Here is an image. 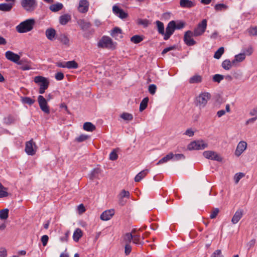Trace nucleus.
Returning a JSON list of instances; mask_svg holds the SVG:
<instances>
[{"mask_svg":"<svg viewBox=\"0 0 257 257\" xmlns=\"http://www.w3.org/2000/svg\"><path fill=\"white\" fill-rule=\"evenodd\" d=\"M82 236V231L80 228H77L73 235V239L75 241L77 242Z\"/></svg>","mask_w":257,"mask_h":257,"instance_id":"obj_29","label":"nucleus"},{"mask_svg":"<svg viewBox=\"0 0 257 257\" xmlns=\"http://www.w3.org/2000/svg\"><path fill=\"white\" fill-rule=\"evenodd\" d=\"M77 24L81 28V29L84 31L87 30L91 26V24L90 22H87L83 19L79 20L77 21Z\"/></svg>","mask_w":257,"mask_h":257,"instance_id":"obj_16","label":"nucleus"},{"mask_svg":"<svg viewBox=\"0 0 257 257\" xmlns=\"http://www.w3.org/2000/svg\"><path fill=\"white\" fill-rule=\"evenodd\" d=\"M203 155L206 159L212 160L221 162L222 160V158L218 154L212 151H204Z\"/></svg>","mask_w":257,"mask_h":257,"instance_id":"obj_8","label":"nucleus"},{"mask_svg":"<svg viewBox=\"0 0 257 257\" xmlns=\"http://www.w3.org/2000/svg\"><path fill=\"white\" fill-rule=\"evenodd\" d=\"M21 4L24 9L27 12H32L38 6L36 0H21Z\"/></svg>","mask_w":257,"mask_h":257,"instance_id":"obj_2","label":"nucleus"},{"mask_svg":"<svg viewBox=\"0 0 257 257\" xmlns=\"http://www.w3.org/2000/svg\"><path fill=\"white\" fill-rule=\"evenodd\" d=\"M243 211L242 209H238L231 219V222L233 224H236L239 220L242 218L243 216Z\"/></svg>","mask_w":257,"mask_h":257,"instance_id":"obj_15","label":"nucleus"},{"mask_svg":"<svg viewBox=\"0 0 257 257\" xmlns=\"http://www.w3.org/2000/svg\"><path fill=\"white\" fill-rule=\"evenodd\" d=\"M207 27V20L203 19L199 23L197 27L194 29L193 33L194 36L198 37L202 35L206 30Z\"/></svg>","mask_w":257,"mask_h":257,"instance_id":"obj_5","label":"nucleus"},{"mask_svg":"<svg viewBox=\"0 0 257 257\" xmlns=\"http://www.w3.org/2000/svg\"><path fill=\"white\" fill-rule=\"evenodd\" d=\"M113 13L121 19H125L127 17L128 14L122 9H120L117 6H114L112 8Z\"/></svg>","mask_w":257,"mask_h":257,"instance_id":"obj_12","label":"nucleus"},{"mask_svg":"<svg viewBox=\"0 0 257 257\" xmlns=\"http://www.w3.org/2000/svg\"><path fill=\"white\" fill-rule=\"evenodd\" d=\"M65 66L68 69H76L78 65L75 61H69L65 62Z\"/></svg>","mask_w":257,"mask_h":257,"instance_id":"obj_27","label":"nucleus"},{"mask_svg":"<svg viewBox=\"0 0 257 257\" xmlns=\"http://www.w3.org/2000/svg\"><path fill=\"white\" fill-rule=\"evenodd\" d=\"M114 214V209H109L102 212L100 215V219L102 220L107 221L109 220Z\"/></svg>","mask_w":257,"mask_h":257,"instance_id":"obj_14","label":"nucleus"},{"mask_svg":"<svg viewBox=\"0 0 257 257\" xmlns=\"http://www.w3.org/2000/svg\"><path fill=\"white\" fill-rule=\"evenodd\" d=\"M14 118L12 116H10V115L5 117L4 118V123L7 125L11 124L12 122H14Z\"/></svg>","mask_w":257,"mask_h":257,"instance_id":"obj_50","label":"nucleus"},{"mask_svg":"<svg viewBox=\"0 0 257 257\" xmlns=\"http://www.w3.org/2000/svg\"><path fill=\"white\" fill-rule=\"evenodd\" d=\"M97 46L100 48L114 49L112 39L108 36H103L98 42Z\"/></svg>","mask_w":257,"mask_h":257,"instance_id":"obj_3","label":"nucleus"},{"mask_svg":"<svg viewBox=\"0 0 257 257\" xmlns=\"http://www.w3.org/2000/svg\"><path fill=\"white\" fill-rule=\"evenodd\" d=\"M119 196L121 197V199L124 197L128 198H129L130 196V192L128 191L122 190L119 194Z\"/></svg>","mask_w":257,"mask_h":257,"instance_id":"obj_58","label":"nucleus"},{"mask_svg":"<svg viewBox=\"0 0 257 257\" xmlns=\"http://www.w3.org/2000/svg\"><path fill=\"white\" fill-rule=\"evenodd\" d=\"M207 146H188L187 150H202L205 149Z\"/></svg>","mask_w":257,"mask_h":257,"instance_id":"obj_43","label":"nucleus"},{"mask_svg":"<svg viewBox=\"0 0 257 257\" xmlns=\"http://www.w3.org/2000/svg\"><path fill=\"white\" fill-rule=\"evenodd\" d=\"M63 7V5L61 3H57V4H53L49 7V9L53 12H57L61 10Z\"/></svg>","mask_w":257,"mask_h":257,"instance_id":"obj_25","label":"nucleus"},{"mask_svg":"<svg viewBox=\"0 0 257 257\" xmlns=\"http://www.w3.org/2000/svg\"><path fill=\"white\" fill-rule=\"evenodd\" d=\"M256 240L255 239H252L250 240L247 244L246 246L247 247V250H249L250 248H251L255 245Z\"/></svg>","mask_w":257,"mask_h":257,"instance_id":"obj_60","label":"nucleus"},{"mask_svg":"<svg viewBox=\"0 0 257 257\" xmlns=\"http://www.w3.org/2000/svg\"><path fill=\"white\" fill-rule=\"evenodd\" d=\"M180 5L182 8H191L195 6L194 2L189 0H180Z\"/></svg>","mask_w":257,"mask_h":257,"instance_id":"obj_18","label":"nucleus"},{"mask_svg":"<svg viewBox=\"0 0 257 257\" xmlns=\"http://www.w3.org/2000/svg\"><path fill=\"white\" fill-rule=\"evenodd\" d=\"M221 65L222 68L226 70H228L231 68V63L230 60L227 59L223 61Z\"/></svg>","mask_w":257,"mask_h":257,"instance_id":"obj_41","label":"nucleus"},{"mask_svg":"<svg viewBox=\"0 0 257 257\" xmlns=\"http://www.w3.org/2000/svg\"><path fill=\"white\" fill-rule=\"evenodd\" d=\"M157 87L155 84H151L149 86V92L150 94L154 95L156 93Z\"/></svg>","mask_w":257,"mask_h":257,"instance_id":"obj_57","label":"nucleus"},{"mask_svg":"<svg viewBox=\"0 0 257 257\" xmlns=\"http://www.w3.org/2000/svg\"><path fill=\"white\" fill-rule=\"evenodd\" d=\"M34 81L38 84L40 87L48 88L49 85V80L45 77L42 76H37L35 77Z\"/></svg>","mask_w":257,"mask_h":257,"instance_id":"obj_11","label":"nucleus"},{"mask_svg":"<svg viewBox=\"0 0 257 257\" xmlns=\"http://www.w3.org/2000/svg\"><path fill=\"white\" fill-rule=\"evenodd\" d=\"M8 196L7 188L5 187L0 182V198L5 197Z\"/></svg>","mask_w":257,"mask_h":257,"instance_id":"obj_37","label":"nucleus"},{"mask_svg":"<svg viewBox=\"0 0 257 257\" xmlns=\"http://www.w3.org/2000/svg\"><path fill=\"white\" fill-rule=\"evenodd\" d=\"M185 159V156L182 154H173V157L172 159L173 161H179Z\"/></svg>","mask_w":257,"mask_h":257,"instance_id":"obj_54","label":"nucleus"},{"mask_svg":"<svg viewBox=\"0 0 257 257\" xmlns=\"http://www.w3.org/2000/svg\"><path fill=\"white\" fill-rule=\"evenodd\" d=\"M156 24L157 25V30H158V33L160 34H161V35L164 36L165 31H164V24L159 21H157L156 22Z\"/></svg>","mask_w":257,"mask_h":257,"instance_id":"obj_30","label":"nucleus"},{"mask_svg":"<svg viewBox=\"0 0 257 257\" xmlns=\"http://www.w3.org/2000/svg\"><path fill=\"white\" fill-rule=\"evenodd\" d=\"M175 30V21H172L170 22L166 28V33H165L164 39L165 40H168L170 36L174 33Z\"/></svg>","mask_w":257,"mask_h":257,"instance_id":"obj_9","label":"nucleus"},{"mask_svg":"<svg viewBox=\"0 0 257 257\" xmlns=\"http://www.w3.org/2000/svg\"><path fill=\"white\" fill-rule=\"evenodd\" d=\"M37 150V146H26L25 151L28 155L33 156Z\"/></svg>","mask_w":257,"mask_h":257,"instance_id":"obj_19","label":"nucleus"},{"mask_svg":"<svg viewBox=\"0 0 257 257\" xmlns=\"http://www.w3.org/2000/svg\"><path fill=\"white\" fill-rule=\"evenodd\" d=\"M49 237L47 235H44L41 237V240L43 246H46L48 243Z\"/></svg>","mask_w":257,"mask_h":257,"instance_id":"obj_61","label":"nucleus"},{"mask_svg":"<svg viewBox=\"0 0 257 257\" xmlns=\"http://www.w3.org/2000/svg\"><path fill=\"white\" fill-rule=\"evenodd\" d=\"M7 251L5 248L1 247L0 248V257H7Z\"/></svg>","mask_w":257,"mask_h":257,"instance_id":"obj_62","label":"nucleus"},{"mask_svg":"<svg viewBox=\"0 0 257 257\" xmlns=\"http://www.w3.org/2000/svg\"><path fill=\"white\" fill-rule=\"evenodd\" d=\"M224 79V76L221 74H215L213 77V81L214 82L219 83Z\"/></svg>","mask_w":257,"mask_h":257,"instance_id":"obj_49","label":"nucleus"},{"mask_svg":"<svg viewBox=\"0 0 257 257\" xmlns=\"http://www.w3.org/2000/svg\"><path fill=\"white\" fill-rule=\"evenodd\" d=\"M71 16L69 14L62 15L59 18V23L62 25H65L71 20Z\"/></svg>","mask_w":257,"mask_h":257,"instance_id":"obj_21","label":"nucleus"},{"mask_svg":"<svg viewBox=\"0 0 257 257\" xmlns=\"http://www.w3.org/2000/svg\"><path fill=\"white\" fill-rule=\"evenodd\" d=\"M149 170L145 169L139 173L135 177V181L136 182H140L143 178H144L148 173Z\"/></svg>","mask_w":257,"mask_h":257,"instance_id":"obj_22","label":"nucleus"},{"mask_svg":"<svg viewBox=\"0 0 257 257\" xmlns=\"http://www.w3.org/2000/svg\"><path fill=\"white\" fill-rule=\"evenodd\" d=\"M5 55L7 59L13 61L14 63H16V54H15L10 51H8L6 52Z\"/></svg>","mask_w":257,"mask_h":257,"instance_id":"obj_28","label":"nucleus"},{"mask_svg":"<svg viewBox=\"0 0 257 257\" xmlns=\"http://www.w3.org/2000/svg\"><path fill=\"white\" fill-rule=\"evenodd\" d=\"M120 117L125 120H132L133 118V115L132 114L123 112L120 115Z\"/></svg>","mask_w":257,"mask_h":257,"instance_id":"obj_45","label":"nucleus"},{"mask_svg":"<svg viewBox=\"0 0 257 257\" xmlns=\"http://www.w3.org/2000/svg\"><path fill=\"white\" fill-rule=\"evenodd\" d=\"M118 149H113V151L109 154V159L112 161L116 160L118 158L117 154V151Z\"/></svg>","mask_w":257,"mask_h":257,"instance_id":"obj_46","label":"nucleus"},{"mask_svg":"<svg viewBox=\"0 0 257 257\" xmlns=\"http://www.w3.org/2000/svg\"><path fill=\"white\" fill-rule=\"evenodd\" d=\"M224 51V48L223 47H220L215 53L214 57L217 59H219L223 54Z\"/></svg>","mask_w":257,"mask_h":257,"instance_id":"obj_44","label":"nucleus"},{"mask_svg":"<svg viewBox=\"0 0 257 257\" xmlns=\"http://www.w3.org/2000/svg\"><path fill=\"white\" fill-rule=\"evenodd\" d=\"M210 257H224V256L222 254L220 249H217L212 253Z\"/></svg>","mask_w":257,"mask_h":257,"instance_id":"obj_55","label":"nucleus"},{"mask_svg":"<svg viewBox=\"0 0 257 257\" xmlns=\"http://www.w3.org/2000/svg\"><path fill=\"white\" fill-rule=\"evenodd\" d=\"M21 100L24 104H28L30 105H32L35 102V100L29 97H21Z\"/></svg>","mask_w":257,"mask_h":257,"instance_id":"obj_36","label":"nucleus"},{"mask_svg":"<svg viewBox=\"0 0 257 257\" xmlns=\"http://www.w3.org/2000/svg\"><path fill=\"white\" fill-rule=\"evenodd\" d=\"M99 173L100 171L99 169H93L90 174V179L93 180L94 178H97Z\"/></svg>","mask_w":257,"mask_h":257,"instance_id":"obj_47","label":"nucleus"},{"mask_svg":"<svg viewBox=\"0 0 257 257\" xmlns=\"http://www.w3.org/2000/svg\"><path fill=\"white\" fill-rule=\"evenodd\" d=\"M210 98L211 95L209 93H201L196 98V105L200 107H204Z\"/></svg>","mask_w":257,"mask_h":257,"instance_id":"obj_4","label":"nucleus"},{"mask_svg":"<svg viewBox=\"0 0 257 257\" xmlns=\"http://www.w3.org/2000/svg\"><path fill=\"white\" fill-rule=\"evenodd\" d=\"M58 39L63 44L69 45V40L68 38L64 34H61L58 38Z\"/></svg>","mask_w":257,"mask_h":257,"instance_id":"obj_38","label":"nucleus"},{"mask_svg":"<svg viewBox=\"0 0 257 257\" xmlns=\"http://www.w3.org/2000/svg\"><path fill=\"white\" fill-rule=\"evenodd\" d=\"M90 139V136L87 135L82 134L75 138V141L77 143H82L85 141Z\"/></svg>","mask_w":257,"mask_h":257,"instance_id":"obj_33","label":"nucleus"},{"mask_svg":"<svg viewBox=\"0 0 257 257\" xmlns=\"http://www.w3.org/2000/svg\"><path fill=\"white\" fill-rule=\"evenodd\" d=\"M144 37L140 35H134L131 38V41L135 44H138L144 40Z\"/></svg>","mask_w":257,"mask_h":257,"instance_id":"obj_32","label":"nucleus"},{"mask_svg":"<svg viewBox=\"0 0 257 257\" xmlns=\"http://www.w3.org/2000/svg\"><path fill=\"white\" fill-rule=\"evenodd\" d=\"M35 21L34 19H28L17 26V31L21 33L31 31L34 27Z\"/></svg>","mask_w":257,"mask_h":257,"instance_id":"obj_1","label":"nucleus"},{"mask_svg":"<svg viewBox=\"0 0 257 257\" xmlns=\"http://www.w3.org/2000/svg\"><path fill=\"white\" fill-rule=\"evenodd\" d=\"M184 135H185L189 137H192L194 135V132L193 131L192 128H188L184 133Z\"/></svg>","mask_w":257,"mask_h":257,"instance_id":"obj_63","label":"nucleus"},{"mask_svg":"<svg viewBox=\"0 0 257 257\" xmlns=\"http://www.w3.org/2000/svg\"><path fill=\"white\" fill-rule=\"evenodd\" d=\"M64 74L62 72H57L56 74H55V78L56 79H57V80H62L63 78H64Z\"/></svg>","mask_w":257,"mask_h":257,"instance_id":"obj_64","label":"nucleus"},{"mask_svg":"<svg viewBox=\"0 0 257 257\" xmlns=\"http://www.w3.org/2000/svg\"><path fill=\"white\" fill-rule=\"evenodd\" d=\"M235 61H237V62H240L243 61L245 58V56L244 55V54L243 53H241L238 55H236L235 56Z\"/></svg>","mask_w":257,"mask_h":257,"instance_id":"obj_52","label":"nucleus"},{"mask_svg":"<svg viewBox=\"0 0 257 257\" xmlns=\"http://www.w3.org/2000/svg\"><path fill=\"white\" fill-rule=\"evenodd\" d=\"M214 9L216 11H221L228 9V6L224 4H217L215 5Z\"/></svg>","mask_w":257,"mask_h":257,"instance_id":"obj_42","label":"nucleus"},{"mask_svg":"<svg viewBox=\"0 0 257 257\" xmlns=\"http://www.w3.org/2000/svg\"><path fill=\"white\" fill-rule=\"evenodd\" d=\"M173 157V153H170L167 155H166L165 157L162 158L161 160H160L157 163V165H159L165 163L167 162L169 160H171L172 158Z\"/></svg>","mask_w":257,"mask_h":257,"instance_id":"obj_24","label":"nucleus"},{"mask_svg":"<svg viewBox=\"0 0 257 257\" xmlns=\"http://www.w3.org/2000/svg\"><path fill=\"white\" fill-rule=\"evenodd\" d=\"M202 77L199 75H195L191 77L189 79V83H197L201 82Z\"/></svg>","mask_w":257,"mask_h":257,"instance_id":"obj_34","label":"nucleus"},{"mask_svg":"<svg viewBox=\"0 0 257 257\" xmlns=\"http://www.w3.org/2000/svg\"><path fill=\"white\" fill-rule=\"evenodd\" d=\"M89 3L87 0H80L78 7V11L81 13H85L88 10Z\"/></svg>","mask_w":257,"mask_h":257,"instance_id":"obj_13","label":"nucleus"},{"mask_svg":"<svg viewBox=\"0 0 257 257\" xmlns=\"http://www.w3.org/2000/svg\"><path fill=\"white\" fill-rule=\"evenodd\" d=\"M38 102L39 106L44 112L47 114L50 113V109L48 105V103L46 98L42 95H39L38 96Z\"/></svg>","mask_w":257,"mask_h":257,"instance_id":"obj_6","label":"nucleus"},{"mask_svg":"<svg viewBox=\"0 0 257 257\" xmlns=\"http://www.w3.org/2000/svg\"><path fill=\"white\" fill-rule=\"evenodd\" d=\"M17 65L19 66V68L22 70H28L31 69L30 65V62L25 58L20 59V56L17 54Z\"/></svg>","mask_w":257,"mask_h":257,"instance_id":"obj_7","label":"nucleus"},{"mask_svg":"<svg viewBox=\"0 0 257 257\" xmlns=\"http://www.w3.org/2000/svg\"><path fill=\"white\" fill-rule=\"evenodd\" d=\"M219 212V210L218 208H213L212 211L211 212L210 215V218L211 219H214V218H216V217L218 215Z\"/></svg>","mask_w":257,"mask_h":257,"instance_id":"obj_51","label":"nucleus"},{"mask_svg":"<svg viewBox=\"0 0 257 257\" xmlns=\"http://www.w3.org/2000/svg\"><path fill=\"white\" fill-rule=\"evenodd\" d=\"M83 128L85 131L92 132L95 130L96 127L91 122H86L83 124Z\"/></svg>","mask_w":257,"mask_h":257,"instance_id":"obj_23","label":"nucleus"},{"mask_svg":"<svg viewBox=\"0 0 257 257\" xmlns=\"http://www.w3.org/2000/svg\"><path fill=\"white\" fill-rule=\"evenodd\" d=\"M133 238V236L132 233H126L124 235V240L127 242L126 244H130L132 241Z\"/></svg>","mask_w":257,"mask_h":257,"instance_id":"obj_48","label":"nucleus"},{"mask_svg":"<svg viewBox=\"0 0 257 257\" xmlns=\"http://www.w3.org/2000/svg\"><path fill=\"white\" fill-rule=\"evenodd\" d=\"M253 48L251 46H249L247 48L243 49V53L244 54V55H245L249 56L253 53Z\"/></svg>","mask_w":257,"mask_h":257,"instance_id":"obj_53","label":"nucleus"},{"mask_svg":"<svg viewBox=\"0 0 257 257\" xmlns=\"http://www.w3.org/2000/svg\"><path fill=\"white\" fill-rule=\"evenodd\" d=\"M250 35L257 36V27H250L248 29Z\"/></svg>","mask_w":257,"mask_h":257,"instance_id":"obj_56","label":"nucleus"},{"mask_svg":"<svg viewBox=\"0 0 257 257\" xmlns=\"http://www.w3.org/2000/svg\"><path fill=\"white\" fill-rule=\"evenodd\" d=\"M133 238L132 239L134 243L136 244H140L143 245L144 244V242L143 240L144 239V237H142V240H141V236L140 234H136L133 235Z\"/></svg>","mask_w":257,"mask_h":257,"instance_id":"obj_31","label":"nucleus"},{"mask_svg":"<svg viewBox=\"0 0 257 257\" xmlns=\"http://www.w3.org/2000/svg\"><path fill=\"white\" fill-rule=\"evenodd\" d=\"M247 146H237L235 155L238 157L246 150Z\"/></svg>","mask_w":257,"mask_h":257,"instance_id":"obj_40","label":"nucleus"},{"mask_svg":"<svg viewBox=\"0 0 257 257\" xmlns=\"http://www.w3.org/2000/svg\"><path fill=\"white\" fill-rule=\"evenodd\" d=\"M110 35L115 39H118L122 37V31L118 27H115L113 30H112Z\"/></svg>","mask_w":257,"mask_h":257,"instance_id":"obj_17","label":"nucleus"},{"mask_svg":"<svg viewBox=\"0 0 257 257\" xmlns=\"http://www.w3.org/2000/svg\"><path fill=\"white\" fill-rule=\"evenodd\" d=\"M45 34L48 39L53 41L55 39L56 31L53 28L48 29L46 30Z\"/></svg>","mask_w":257,"mask_h":257,"instance_id":"obj_20","label":"nucleus"},{"mask_svg":"<svg viewBox=\"0 0 257 257\" xmlns=\"http://www.w3.org/2000/svg\"><path fill=\"white\" fill-rule=\"evenodd\" d=\"M149 101V98L148 97H145L144 98L142 101L141 102L140 105V111H142L144 110H145L148 105V103Z\"/></svg>","mask_w":257,"mask_h":257,"instance_id":"obj_35","label":"nucleus"},{"mask_svg":"<svg viewBox=\"0 0 257 257\" xmlns=\"http://www.w3.org/2000/svg\"><path fill=\"white\" fill-rule=\"evenodd\" d=\"M194 36L193 32L187 31L185 33L184 36V41L188 46H193L196 44L195 41L192 38Z\"/></svg>","mask_w":257,"mask_h":257,"instance_id":"obj_10","label":"nucleus"},{"mask_svg":"<svg viewBox=\"0 0 257 257\" xmlns=\"http://www.w3.org/2000/svg\"><path fill=\"white\" fill-rule=\"evenodd\" d=\"M244 174L242 173H236L234 176V180L236 183H237L240 179L244 176Z\"/></svg>","mask_w":257,"mask_h":257,"instance_id":"obj_59","label":"nucleus"},{"mask_svg":"<svg viewBox=\"0 0 257 257\" xmlns=\"http://www.w3.org/2000/svg\"><path fill=\"white\" fill-rule=\"evenodd\" d=\"M9 209H4L0 210V219L2 220L7 219L9 216Z\"/></svg>","mask_w":257,"mask_h":257,"instance_id":"obj_39","label":"nucleus"},{"mask_svg":"<svg viewBox=\"0 0 257 257\" xmlns=\"http://www.w3.org/2000/svg\"><path fill=\"white\" fill-rule=\"evenodd\" d=\"M13 6L12 3H3L0 4V11L8 12L10 11Z\"/></svg>","mask_w":257,"mask_h":257,"instance_id":"obj_26","label":"nucleus"}]
</instances>
